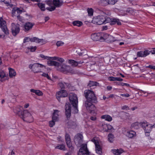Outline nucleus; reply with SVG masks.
Listing matches in <instances>:
<instances>
[{"label":"nucleus","mask_w":155,"mask_h":155,"mask_svg":"<svg viewBox=\"0 0 155 155\" xmlns=\"http://www.w3.org/2000/svg\"><path fill=\"white\" fill-rule=\"evenodd\" d=\"M48 64L49 66H54L57 67V70L64 73H74L73 71L68 66H66L65 64H60L59 63L54 61L51 59H47Z\"/></svg>","instance_id":"f257e3e1"},{"label":"nucleus","mask_w":155,"mask_h":155,"mask_svg":"<svg viewBox=\"0 0 155 155\" xmlns=\"http://www.w3.org/2000/svg\"><path fill=\"white\" fill-rule=\"evenodd\" d=\"M86 101L84 103V106L87 110L90 113L94 111L96 109V107L93 103H96L97 101V97H86Z\"/></svg>","instance_id":"f03ea898"},{"label":"nucleus","mask_w":155,"mask_h":155,"mask_svg":"<svg viewBox=\"0 0 155 155\" xmlns=\"http://www.w3.org/2000/svg\"><path fill=\"white\" fill-rule=\"evenodd\" d=\"M63 0H48L47 4L49 6L54 5V6L47 8V9L50 11H54L56 7H59L63 4Z\"/></svg>","instance_id":"7ed1b4c3"},{"label":"nucleus","mask_w":155,"mask_h":155,"mask_svg":"<svg viewBox=\"0 0 155 155\" xmlns=\"http://www.w3.org/2000/svg\"><path fill=\"white\" fill-rule=\"evenodd\" d=\"M101 14L94 17L92 20V22L98 25L105 24V19L107 18L106 14L102 12Z\"/></svg>","instance_id":"20e7f679"},{"label":"nucleus","mask_w":155,"mask_h":155,"mask_svg":"<svg viewBox=\"0 0 155 155\" xmlns=\"http://www.w3.org/2000/svg\"><path fill=\"white\" fill-rule=\"evenodd\" d=\"M20 117L24 121L27 122L31 123L33 120L32 116L27 110H23V113Z\"/></svg>","instance_id":"39448f33"},{"label":"nucleus","mask_w":155,"mask_h":155,"mask_svg":"<svg viewBox=\"0 0 155 155\" xmlns=\"http://www.w3.org/2000/svg\"><path fill=\"white\" fill-rule=\"evenodd\" d=\"M29 68L35 73H38L41 72V68H45V67L44 65L41 64L35 63L29 64Z\"/></svg>","instance_id":"423d86ee"},{"label":"nucleus","mask_w":155,"mask_h":155,"mask_svg":"<svg viewBox=\"0 0 155 155\" xmlns=\"http://www.w3.org/2000/svg\"><path fill=\"white\" fill-rule=\"evenodd\" d=\"M77 97V96L73 92H71L68 93L64 90H62L57 92L56 97Z\"/></svg>","instance_id":"0eeeda50"},{"label":"nucleus","mask_w":155,"mask_h":155,"mask_svg":"<svg viewBox=\"0 0 155 155\" xmlns=\"http://www.w3.org/2000/svg\"><path fill=\"white\" fill-rule=\"evenodd\" d=\"M83 137L82 134L81 133L77 134L74 138V141L77 146H81L83 142Z\"/></svg>","instance_id":"6e6552de"},{"label":"nucleus","mask_w":155,"mask_h":155,"mask_svg":"<svg viewBox=\"0 0 155 155\" xmlns=\"http://www.w3.org/2000/svg\"><path fill=\"white\" fill-rule=\"evenodd\" d=\"M140 126L143 127L145 132H151L152 128L154 127V124H151L146 121L141 122Z\"/></svg>","instance_id":"1a4fd4ad"},{"label":"nucleus","mask_w":155,"mask_h":155,"mask_svg":"<svg viewBox=\"0 0 155 155\" xmlns=\"http://www.w3.org/2000/svg\"><path fill=\"white\" fill-rule=\"evenodd\" d=\"M81 146L78 153V155H89V152L87 148V144H82Z\"/></svg>","instance_id":"9d476101"},{"label":"nucleus","mask_w":155,"mask_h":155,"mask_svg":"<svg viewBox=\"0 0 155 155\" xmlns=\"http://www.w3.org/2000/svg\"><path fill=\"white\" fill-rule=\"evenodd\" d=\"M23 9L17 7L14 8L12 11V15L13 17H17L18 19H19V15L23 12Z\"/></svg>","instance_id":"9b49d317"},{"label":"nucleus","mask_w":155,"mask_h":155,"mask_svg":"<svg viewBox=\"0 0 155 155\" xmlns=\"http://www.w3.org/2000/svg\"><path fill=\"white\" fill-rule=\"evenodd\" d=\"M20 25L18 24L12 23V24L11 30L14 36L16 35L19 32Z\"/></svg>","instance_id":"f8f14e48"},{"label":"nucleus","mask_w":155,"mask_h":155,"mask_svg":"<svg viewBox=\"0 0 155 155\" xmlns=\"http://www.w3.org/2000/svg\"><path fill=\"white\" fill-rule=\"evenodd\" d=\"M105 22L106 24L110 23L111 25H114L116 23L118 25H120L121 24L119 19L115 18H111L108 17H107Z\"/></svg>","instance_id":"ddd939ff"},{"label":"nucleus","mask_w":155,"mask_h":155,"mask_svg":"<svg viewBox=\"0 0 155 155\" xmlns=\"http://www.w3.org/2000/svg\"><path fill=\"white\" fill-rule=\"evenodd\" d=\"M0 24L2 31L6 35H8L9 33L8 30L7 28L6 25V22L3 20L2 18H0Z\"/></svg>","instance_id":"4468645a"},{"label":"nucleus","mask_w":155,"mask_h":155,"mask_svg":"<svg viewBox=\"0 0 155 155\" xmlns=\"http://www.w3.org/2000/svg\"><path fill=\"white\" fill-rule=\"evenodd\" d=\"M118 0H101L99 2V4L106 6L107 5H114Z\"/></svg>","instance_id":"2eb2a0df"},{"label":"nucleus","mask_w":155,"mask_h":155,"mask_svg":"<svg viewBox=\"0 0 155 155\" xmlns=\"http://www.w3.org/2000/svg\"><path fill=\"white\" fill-rule=\"evenodd\" d=\"M65 114L66 117L68 119L71 116V106L70 104L68 103H66L65 106Z\"/></svg>","instance_id":"dca6fc26"},{"label":"nucleus","mask_w":155,"mask_h":155,"mask_svg":"<svg viewBox=\"0 0 155 155\" xmlns=\"http://www.w3.org/2000/svg\"><path fill=\"white\" fill-rule=\"evenodd\" d=\"M23 107L20 106H18L13 109V111L15 113L17 114L20 117L23 112Z\"/></svg>","instance_id":"f3484780"},{"label":"nucleus","mask_w":155,"mask_h":155,"mask_svg":"<svg viewBox=\"0 0 155 155\" xmlns=\"http://www.w3.org/2000/svg\"><path fill=\"white\" fill-rule=\"evenodd\" d=\"M34 23L30 22L26 23L24 25L23 28L24 30L25 31H28L31 29L33 26L34 25Z\"/></svg>","instance_id":"a211bd4d"},{"label":"nucleus","mask_w":155,"mask_h":155,"mask_svg":"<svg viewBox=\"0 0 155 155\" xmlns=\"http://www.w3.org/2000/svg\"><path fill=\"white\" fill-rule=\"evenodd\" d=\"M101 33H95L92 34L91 36V39L94 41H101Z\"/></svg>","instance_id":"6ab92c4d"},{"label":"nucleus","mask_w":155,"mask_h":155,"mask_svg":"<svg viewBox=\"0 0 155 155\" xmlns=\"http://www.w3.org/2000/svg\"><path fill=\"white\" fill-rule=\"evenodd\" d=\"M150 53V51L145 50L144 51H141L138 52L137 56L138 57H145L148 55Z\"/></svg>","instance_id":"aec40b11"},{"label":"nucleus","mask_w":155,"mask_h":155,"mask_svg":"<svg viewBox=\"0 0 155 155\" xmlns=\"http://www.w3.org/2000/svg\"><path fill=\"white\" fill-rule=\"evenodd\" d=\"M85 97H95L94 92L91 90H86L84 91Z\"/></svg>","instance_id":"412c9836"},{"label":"nucleus","mask_w":155,"mask_h":155,"mask_svg":"<svg viewBox=\"0 0 155 155\" xmlns=\"http://www.w3.org/2000/svg\"><path fill=\"white\" fill-rule=\"evenodd\" d=\"M70 102L72 106L78 105V97H69Z\"/></svg>","instance_id":"4be33fe9"},{"label":"nucleus","mask_w":155,"mask_h":155,"mask_svg":"<svg viewBox=\"0 0 155 155\" xmlns=\"http://www.w3.org/2000/svg\"><path fill=\"white\" fill-rule=\"evenodd\" d=\"M83 63V61H76L73 60H70L68 61V63L73 66L75 67L79 64H81Z\"/></svg>","instance_id":"5701e85b"},{"label":"nucleus","mask_w":155,"mask_h":155,"mask_svg":"<svg viewBox=\"0 0 155 155\" xmlns=\"http://www.w3.org/2000/svg\"><path fill=\"white\" fill-rule=\"evenodd\" d=\"M126 135L130 138H132L136 136V133L133 130L127 131V132Z\"/></svg>","instance_id":"b1692460"},{"label":"nucleus","mask_w":155,"mask_h":155,"mask_svg":"<svg viewBox=\"0 0 155 155\" xmlns=\"http://www.w3.org/2000/svg\"><path fill=\"white\" fill-rule=\"evenodd\" d=\"M59 111L57 110H55L54 111L52 116V120L55 121H57L58 119V113Z\"/></svg>","instance_id":"393cba45"},{"label":"nucleus","mask_w":155,"mask_h":155,"mask_svg":"<svg viewBox=\"0 0 155 155\" xmlns=\"http://www.w3.org/2000/svg\"><path fill=\"white\" fill-rule=\"evenodd\" d=\"M150 93L148 94L147 93L145 92L144 91H140L136 94V96H141L144 97H147V96H150L149 94Z\"/></svg>","instance_id":"a878e982"},{"label":"nucleus","mask_w":155,"mask_h":155,"mask_svg":"<svg viewBox=\"0 0 155 155\" xmlns=\"http://www.w3.org/2000/svg\"><path fill=\"white\" fill-rule=\"evenodd\" d=\"M30 91L31 92L35 93L38 96H42L43 95L42 92L39 90L31 89Z\"/></svg>","instance_id":"bb28decb"},{"label":"nucleus","mask_w":155,"mask_h":155,"mask_svg":"<svg viewBox=\"0 0 155 155\" xmlns=\"http://www.w3.org/2000/svg\"><path fill=\"white\" fill-rule=\"evenodd\" d=\"M101 33V41H104L105 40H107V41L109 35L104 33Z\"/></svg>","instance_id":"cd10ccee"},{"label":"nucleus","mask_w":155,"mask_h":155,"mask_svg":"<svg viewBox=\"0 0 155 155\" xmlns=\"http://www.w3.org/2000/svg\"><path fill=\"white\" fill-rule=\"evenodd\" d=\"M37 47L36 46H30L29 47H28L27 48H25V50H28V51H26L25 50V52L26 53H28V52L30 51L31 52H34L35 51Z\"/></svg>","instance_id":"c85d7f7f"},{"label":"nucleus","mask_w":155,"mask_h":155,"mask_svg":"<svg viewBox=\"0 0 155 155\" xmlns=\"http://www.w3.org/2000/svg\"><path fill=\"white\" fill-rule=\"evenodd\" d=\"M95 150L96 152L99 154H101L102 153V149L99 144L95 146Z\"/></svg>","instance_id":"c756f323"},{"label":"nucleus","mask_w":155,"mask_h":155,"mask_svg":"<svg viewBox=\"0 0 155 155\" xmlns=\"http://www.w3.org/2000/svg\"><path fill=\"white\" fill-rule=\"evenodd\" d=\"M9 76L10 77H13L16 75V73L15 70L12 68H9Z\"/></svg>","instance_id":"7c9ffc66"},{"label":"nucleus","mask_w":155,"mask_h":155,"mask_svg":"<svg viewBox=\"0 0 155 155\" xmlns=\"http://www.w3.org/2000/svg\"><path fill=\"white\" fill-rule=\"evenodd\" d=\"M102 119H104L105 120L108 121H110L112 120V117L108 115H104L102 116L101 117Z\"/></svg>","instance_id":"2f4dec72"},{"label":"nucleus","mask_w":155,"mask_h":155,"mask_svg":"<svg viewBox=\"0 0 155 155\" xmlns=\"http://www.w3.org/2000/svg\"><path fill=\"white\" fill-rule=\"evenodd\" d=\"M72 24L74 26H76L78 27L81 26L83 25L82 21H75L73 22Z\"/></svg>","instance_id":"473e14b6"},{"label":"nucleus","mask_w":155,"mask_h":155,"mask_svg":"<svg viewBox=\"0 0 155 155\" xmlns=\"http://www.w3.org/2000/svg\"><path fill=\"white\" fill-rule=\"evenodd\" d=\"M118 39L113 36L109 35L107 41L109 42H114L115 41H119Z\"/></svg>","instance_id":"72a5a7b5"},{"label":"nucleus","mask_w":155,"mask_h":155,"mask_svg":"<svg viewBox=\"0 0 155 155\" xmlns=\"http://www.w3.org/2000/svg\"><path fill=\"white\" fill-rule=\"evenodd\" d=\"M112 150L113 153L116 155H120L123 152L122 150Z\"/></svg>","instance_id":"f704fd0d"},{"label":"nucleus","mask_w":155,"mask_h":155,"mask_svg":"<svg viewBox=\"0 0 155 155\" xmlns=\"http://www.w3.org/2000/svg\"><path fill=\"white\" fill-rule=\"evenodd\" d=\"M138 123V122H136L131 124V127L132 128H134L135 129H138L139 128V125H140V123Z\"/></svg>","instance_id":"c9c22d12"},{"label":"nucleus","mask_w":155,"mask_h":155,"mask_svg":"<svg viewBox=\"0 0 155 155\" xmlns=\"http://www.w3.org/2000/svg\"><path fill=\"white\" fill-rule=\"evenodd\" d=\"M38 6L42 11H44L45 10V5L41 3H39L38 4Z\"/></svg>","instance_id":"e433bc0d"},{"label":"nucleus","mask_w":155,"mask_h":155,"mask_svg":"<svg viewBox=\"0 0 155 155\" xmlns=\"http://www.w3.org/2000/svg\"><path fill=\"white\" fill-rule=\"evenodd\" d=\"M108 140L110 142H112L114 141V137L112 134H109L108 135Z\"/></svg>","instance_id":"4c0bfd02"},{"label":"nucleus","mask_w":155,"mask_h":155,"mask_svg":"<svg viewBox=\"0 0 155 155\" xmlns=\"http://www.w3.org/2000/svg\"><path fill=\"white\" fill-rule=\"evenodd\" d=\"M87 12L89 16H93L94 11L92 8H88L87 9Z\"/></svg>","instance_id":"58836bf2"},{"label":"nucleus","mask_w":155,"mask_h":155,"mask_svg":"<svg viewBox=\"0 0 155 155\" xmlns=\"http://www.w3.org/2000/svg\"><path fill=\"white\" fill-rule=\"evenodd\" d=\"M37 43L43 45L47 43V41L44 39H39L38 38V40H37Z\"/></svg>","instance_id":"ea45409f"},{"label":"nucleus","mask_w":155,"mask_h":155,"mask_svg":"<svg viewBox=\"0 0 155 155\" xmlns=\"http://www.w3.org/2000/svg\"><path fill=\"white\" fill-rule=\"evenodd\" d=\"M107 129V132H114V130L113 127L110 124H108Z\"/></svg>","instance_id":"a19ab883"},{"label":"nucleus","mask_w":155,"mask_h":155,"mask_svg":"<svg viewBox=\"0 0 155 155\" xmlns=\"http://www.w3.org/2000/svg\"><path fill=\"white\" fill-rule=\"evenodd\" d=\"M98 84V83L96 82L90 81L88 84V85L90 87H92L97 86Z\"/></svg>","instance_id":"79ce46f5"},{"label":"nucleus","mask_w":155,"mask_h":155,"mask_svg":"<svg viewBox=\"0 0 155 155\" xmlns=\"http://www.w3.org/2000/svg\"><path fill=\"white\" fill-rule=\"evenodd\" d=\"M56 149L65 150V146L64 144L59 145L55 147Z\"/></svg>","instance_id":"37998d69"},{"label":"nucleus","mask_w":155,"mask_h":155,"mask_svg":"<svg viewBox=\"0 0 155 155\" xmlns=\"http://www.w3.org/2000/svg\"><path fill=\"white\" fill-rule=\"evenodd\" d=\"M74 112V114L77 113L78 112V105L73 106Z\"/></svg>","instance_id":"c03bdc74"},{"label":"nucleus","mask_w":155,"mask_h":155,"mask_svg":"<svg viewBox=\"0 0 155 155\" xmlns=\"http://www.w3.org/2000/svg\"><path fill=\"white\" fill-rule=\"evenodd\" d=\"M107 126L108 124H104L102 125V128L103 130L106 132H107Z\"/></svg>","instance_id":"a18cd8bd"},{"label":"nucleus","mask_w":155,"mask_h":155,"mask_svg":"<svg viewBox=\"0 0 155 155\" xmlns=\"http://www.w3.org/2000/svg\"><path fill=\"white\" fill-rule=\"evenodd\" d=\"M66 142L67 145L68 147L71 148L72 147L71 140L66 141Z\"/></svg>","instance_id":"49530a36"},{"label":"nucleus","mask_w":155,"mask_h":155,"mask_svg":"<svg viewBox=\"0 0 155 155\" xmlns=\"http://www.w3.org/2000/svg\"><path fill=\"white\" fill-rule=\"evenodd\" d=\"M37 40H38V38L36 37H33L30 38V41L31 42H37Z\"/></svg>","instance_id":"de8ad7c7"},{"label":"nucleus","mask_w":155,"mask_h":155,"mask_svg":"<svg viewBox=\"0 0 155 155\" xmlns=\"http://www.w3.org/2000/svg\"><path fill=\"white\" fill-rule=\"evenodd\" d=\"M41 76L43 77L47 78L49 80H50L51 79V78L49 76L48 74L47 73H43L41 74Z\"/></svg>","instance_id":"09e8293b"},{"label":"nucleus","mask_w":155,"mask_h":155,"mask_svg":"<svg viewBox=\"0 0 155 155\" xmlns=\"http://www.w3.org/2000/svg\"><path fill=\"white\" fill-rule=\"evenodd\" d=\"M39 57L43 59H49V57L45 56L42 54H40Z\"/></svg>","instance_id":"8fccbe9b"},{"label":"nucleus","mask_w":155,"mask_h":155,"mask_svg":"<svg viewBox=\"0 0 155 155\" xmlns=\"http://www.w3.org/2000/svg\"><path fill=\"white\" fill-rule=\"evenodd\" d=\"M65 139L66 141L71 140L70 136L68 133H66L65 135Z\"/></svg>","instance_id":"3c124183"},{"label":"nucleus","mask_w":155,"mask_h":155,"mask_svg":"<svg viewBox=\"0 0 155 155\" xmlns=\"http://www.w3.org/2000/svg\"><path fill=\"white\" fill-rule=\"evenodd\" d=\"M56 121L52 120L51 121H50L49 122V126L51 127H52L54 125L55 123V122Z\"/></svg>","instance_id":"603ef678"},{"label":"nucleus","mask_w":155,"mask_h":155,"mask_svg":"<svg viewBox=\"0 0 155 155\" xmlns=\"http://www.w3.org/2000/svg\"><path fill=\"white\" fill-rule=\"evenodd\" d=\"M64 44V42L61 41H59L57 42L56 45L57 46L59 47L63 45Z\"/></svg>","instance_id":"864d4df0"},{"label":"nucleus","mask_w":155,"mask_h":155,"mask_svg":"<svg viewBox=\"0 0 155 155\" xmlns=\"http://www.w3.org/2000/svg\"><path fill=\"white\" fill-rule=\"evenodd\" d=\"M5 72L2 71H0V77L1 78H3L5 76Z\"/></svg>","instance_id":"5fc2aeb1"},{"label":"nucleus","mask_w":155,"mask_h":155,"mask_svg":"<svg viewBox=\"0 0 155 155\" xmlns=\"http://www.w3.org/2000/svg\"><path fill=\"white\" fill-rule=\"evenodd\" d=\"M91 141L95 144V146L99 144L98 141L94 138L92 139Z\"/></svg>","instance_id":"6e6d98bb"},{"label":"nucleus","mask_w":155,"mask_h":155,"mask_svg":"<svg viewBox=\"0 0 155 155\" xmlns=\"http://www.w3.org/2000/svg\"><path fill=\"white\" fill-rule=\"evenodd\" d=\"M30 41V38L28 37H25L24 39V43H26Z\"/></svg>","instance_id":"4d7b16f0"},{"label":"nucleus","mask_w":155,"mask_h":155,"mask_svg":"<svg viewBox=\"0 0 155 155\" xmlns=\"http://www.w3.org/2000/svg\"><path fill=\"white\" fill-rule=\"evenodd\" d=\"M58 57H49V59H51L52 60H57Z\"/></svg>","instance_id":"13d9d810"},{"label":"nucleus","mask_w":155,"mask_h":155,"mask_svg":"<svg viewBox=\"0 0 155 155\" xmlns=\"http://www.w3.org/2000/svg\"><path fill=\"white\" fill-rule=\"evenodd\" d=\"M120 96H122L123 97L124 96V97H129L130 96L127 93L121 94H120Z\"/></svg>","instance_id":"bf43d9fd"},{"label":"nucleus","mask_w":155,"mask_h":155,"mask_svg":"<svg viewBox=\"0 0 155 155\" xmlns=\"http://www.w3.org/2000/svg\"><path fill=\"white\" fill-rule=\"evenodd\" d=\"M147 68H149L151 69L155 70V66L149 65L146 67Z\"/></svg>","instance_id":"052dcab7"},{"label":"nucleus","mask_w":155,"mask_h":155,"mask_svg":"<svg viewBox=\"0 0 155 155\" xmlns=\"http://www.w3.org/2000/svg\"><path fill=\"white\" fill-rule=\"evenodd\" d=\"M115 81H123V79L120 78L115 77Z\"/></svg>","instance_id":"680f3d73"},{"label":"nucleus","mask_w":155,"mask_h":155,"mask_svg":"<svg viewBox=\"0 0 155 155\" xmlns=\"http://www.w3.org/2000/svg\"><path fill=\"white\" fill-rule=\"evenodd\" d=\"M58 85L61 88H64V83L62 82H60L58 84Z\"/></svg>","instance_id":"e2e57ef3"},{"label":"nucleus","mask_w":155,"mask_h":155,"mask_svg":"<svg viewBox=\"0 0 155 155\" xmlns=\"http://www.w3.org/2000/svg\"><path fill=\"white\" fill-rule=\"evenodd\" d=\"M57 61L60 62H63L64 61V60L63 58L58 57Z\"/></svg>","instance_id":"0e129e2a"},{"label":"nucleus","mask_w":155,"mask_h":155,"mask_svg":"<svg viewBox=\"0 0 155 155\" xmlns=\"http://www.w3.org/2000/svg\"><path fill=\"white\" fill-rule=\"evenodd\" d=\"M108 79L110 81H115V77H110Z\"/></svg>","instance_id":"69168bd1"},{"label":"nucleus","mask_w":155,"mask_h":155,"mask_svg":"<svg viewBox=\"0 0 155 155\" xmlns=\"http://www.w3.org/2000/svg\"><path fill=\"white\" fill-rule=\"evenodd\" d=\"M90 119L93 121L96 120L97 119V118L95 116H91L90 118Z\"/></svg>","instance_id":"338daca9"},{"label":"nucleus","mask_w":155,"mask_h":155,"mask_svg":"<svg viewBox=\"0 0 155 155\" xmlns=\"http://www.w3.org/2000/svg\"><path fill=\"white\" fill-rule=\"evenodd\" d=\"M150 52L153 54H155V48H153Z\"/></svg>","instance_id":"774afa93"}]
</instances>
